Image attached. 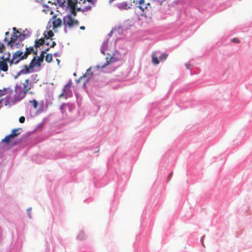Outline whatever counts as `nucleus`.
Listing matches in <instances>:
<instances>
[{
	"label": "nucleus",
	"mask_w": 252,
	"mask_h": 252,
	"mask_svg": "<svg viewBox=\"0 0 252 252\" xmlns=\"http://www.w3.org/2000/svg\"><path fill=\"white\" fill-rule=\"evenodd\" d=\"M19 122L21 123H24L25 121V118L24 116H21L19 119Z\"/></svg>",
	"instance_id": "a878e982"
},
{
	"label": "nucleus",
	"mask_w": 252,
	"mask_h": 252,
	"mask_svg": "<svg viewBox=\"0 0 252 252\" xmlns=\"http://www.w3.org/2000/svg\"><path fill=\"white\" fill-rule=\"evenodd\" d=\"M5 34H8V32H6V33H5Z\"/></svg>",
	"instance_id": "a19ab883"
},
{
	"label": "nucleus",
	"mask_w": 252,
	"mask_h": 252,
	"mask_svg": "<svg viewBox=\"0 0 252 252\" xmlns=\"http://www.w3.org/2000/svg\"><path fill=\"white\" fill-rule=\"evenodd\" d=\"M5 49L4 45L0 42V53H2Z\"/></svg>",
	"instance_id": "b1692460"
},
{
	"label": "nucleus",
	"mask_w": 252,
	"mask_h": 252,
	"mask_svg": "<svg viewBox=\"0 0 252 252\" xmlns=\"http://www.w3.org/2000/svg\"><path fill=\"white\" fill-rule=\"evenodd\" d=\"M72 13L74 16L76 15V12L75 11V9H74L73 10H72Z\"/></svg>",
	"instance_id": "2f4dec72"
},
{
	"label": "nucleus",
	"mask_w": 252,
	"mask_h": 252,
	"mask_svg": "<svg viewBox=\"0 0 252 252\" xmlns=\"http://www.w3.org/2000/svg\"><path fill=\"white\" fill-rule=\"evenodd\" d=\"M11 59H9L8 58H7L0 61V70L4 72L7 71L8 70V65L6 63V61H8V62L10 63L9 61Z\"/></svg>",
	"instance_id": "423d86ee"
},
{
	"label": "nucleus",
	"mask_w": 252,
	"mask_h": 252,
	"mask_svg": "<svg viewBox=\"0 0 252 252\" xmlns=\"http://www.w3.org/2000/svg\"><path fill=\"white\" fill-rule=\"evenodd\" d=\"M18 89H19V90L20 89V87L18 85H16L15 87V92L16 93H17Z\"/></svg>",
	"instance_id": "7c9ffc66"
},
{
	"label": "nucleus",
	"mask_w": 252,
	"mask_h": 252,
	"mask_svg": "<svg viewBox=\"0 0 252 252\" xmlns=\"http://www.w3.org/2000/svg\"><path fill=\"white\" fill-rule=\"evenodd\" d=\"M54 35V32L52 31H47L44 33V38L46 39L47 41Z\"/></svg>",
	"instance_id": "4468645a"
},
{
	"label": "nucleus",
	"mask_w": 252,
	"mask_h": 252,
	"mask_svg": "<svg viewBox=\"0 0 252 252\" xmlns=\"http://www.w3.org/2000/svg\"><path fill=\"white\" fill-rule=\"evenodd\" d=\"M13 138H12L11 135H8L6 136L2 140L1 142L3 143H8L10 140L13 139Z\"/></svg>",
	"instance_id": "f3484780"
},
{
	"label": "nucleus",
	"mask_w": 252,
	"mask_h": 252,
	"mask_svg": "<svg viewBox=\"0 0 252 252\" xmlns=\"http://www.w3.org/2000/svg\"><path fill=\"white\" fill-rule=\"evenodd\" d=\"M186 67H187V68L188 69H189V68H190V65H189V64H186Z\"/></svg>",
	"instance_id": "c9c22d12"
},
{
	"label": "nucleus",
	"mask_w": 252,
	"mask_h": 252,
	"mask_svg": "<svg viewBox=\"0 0 252 252\" xmlns=\"http://www.w3.org/2000/svg\"><path fill=\"white\" fill-rule=\"evenodd\" d=\"M49 48L46 49V50H45L44 51H42L41 52V54L40 56L39 57H42L44 59L45 54H46L47 51H49Z\"/></svg>",
	"instance_id": "5701e85b"
},
{
	"label": "nucleus",
	"mask_w": 252,
	"mask_h": 252,
	"mask_svg": "<svg viewBox=\"0 0 252 252\" xmlns=\"http://www.w3.org/2000/svg\"><path fill=\"white\" fill-rule=\"evenodd\" d=\"M37 62L38 63H39L40 64L43 61V58L42 57H36L35 59Z\"/></svg>",
	"instance_id": "393cba45"
},
{
	"label": "nucleus",
	"mask_w": 252,
	"mask_h": 252,
	"mask_svg": "<svg viewBox=\"0 0 252 252\" xmlns=\"http://www.w3.org/2000/svg\"><path fill=\"white\" fill-rule=\"evenodd\" d=\"M43 11L46 14H49L52 15L53 14V11L52 9L48 5H44L43 6Z\"/></svg>",
	"instance_id": "9d476101"
},
{
	"label": "nucleus",
	"mask_w": 252,
	"mask_h": 252,
	"mask_svg": "<svg viewBox=\"0 0 252 252\" xmlns=\"http://www.w3.org/2000/svg\"><path fill=\"white\" fill-rule=\"evenodd\" d=\"M58 1H59V0H57Z\"/></svg>",
	"instance_id": "37998d69"
},
{
	"label": "nucleus",
	"mask_w": 252,
	"mask_h": 252,
	"mask_svg": "<svg viewBox=\"0 0 252 252\" xmlns=\"http://www.w3.org/2000/svg\"><path fill=\"white\" fill-rule=\"evenodd\" d=\"M73 87V83L71 80L69 81L66 85L64 86V88L63 90L64 92H65L66 94H70L71 93V88Z\"/></svg>",
	"instance_id": "0eeeda50"
},
{
	"label": "nucleus",
	"mask_w": 252,
	"mask_h": 252,
	"mask_svg": "<svg viewBox=\"0 0 252 252\" xmlns=\"http://www.w3.org/2000/svg\"><path fill=\"white\" fill-rule=\"evenodd\" d=\"M86 1H87L91 3L92 5L94 4V3L93 2L92 0H83V4H85L86 3Z\"/></svg>",
	"instance_id": "c85d7f7f"
},
{
	"label": "nucleus",
	"mask_w": 252,
	"mask_h": 252,
	"mask_svg": "<svg viewBox=\"0 0 252 252\" xmlns=\"http://www.w3.org/2000/svg\"><path fill=\"white\" fill-rule=\"evenodd\" d=\"M152 63L155 64H158L159 63V60L157 57L155 56V53H154L152 56Z\"/></svg>",
	"instance_id": "6ab92c4d"
},
{
	"label": "nucleus",
	"mask_w": 252,
	"mask_h": 252,
	"mask_svg": "<svg viewBox=\"0 0 252 252\" xmlns=\"http://www.w3.org/2000/svg\"><path fill=\"white\" fill-rule=\"evenodd\" d=\"M56 43L55 41H52V44L50 45V47H54L56 45Z\"/></svg>",
	"instance_id": "c756f323"
},
{
	"label": "nucleus",
	"mask_w": 252,
	"mask_h": 252,
	"mask_svg": "<svg viewBox=\"0 0 252 252\" xmlns=\"http://www.w3.org/2000/svg\"><path fill=\"white\" fill-rule=\"evenodd\" d=\"M92 8V6L89 5V6H84L82 8L79 7L77 8V11H80L82 10L83 12L87 11L88 10H90Z\"/></svg>",
	"instance_id": "a211bd4d"
},
{
	"label": "nucleus",
	"mask_w": 252,
	"mask_h": 252,
	"mask_svg": "<svg viewBox=\"0 0 252 252\" xmlns=\"http://www.w3.org/2000/svg\"><path fill=\"white\" fill-rule=\"evenodd\" d=\"M108 58H106V64H105L103 65V67L105 66V65H107V64H108L109 63V62H110V61H108Z\"/></svg>",
	"instance_id": "473e14b6"
},
{
	"label": "nucleus",
	"mask_w": 252,
	"mask_h": 252,
	"mask_svg": "<svg viewBox=\"0 0 252 252\" xmlns=\"http://www.w3.org/2000/svg\"><path fill=\"white\" fill-rule=\"evenodd\" d=\"M80 29L81 30H84L85 29V27L84 26H81L80 27Z\"/></svg>",
	"instance_id": "f704fd0d"
},
{
	"label": "nucleus",
	"mask_w": 252,
	"mask_h": 252,
	"mask_svg": "<svg viewBox=\"0 0 252 252\" xmlns=\"http://www.w3.org/2000/svg\"><path fill=\"white\" fill-rule=\"evenodd\" d=\"M44 44H46V45L48 46L50 45V43L48 41H46L45 42L44 39L43 38H40L38 40H36L35 41L34 46H33L34 51H35L36 50H37V48L39 47L40 46L43 45Z\"/></svg>",
	"instance_id": "39448f33"
},
{
	"label": "nucleus",
	"mask_w": 252,
	"mask_h": 252,
	"mask_svg": "<svg viewBox=\"0 0 252 252\" xmlns=\"http://www.w3.org/2000/svg\"><path fill=\"white\" fill-rule=\"evenodd\" d=\"M33 69L30 67V64L28 65H25L22 69L21 70L20 72L22 74H27L31 72L30 70Z\"/></svg>",
	"instance_id": "f8f14e48"
},
{
	"label": "nucleus",
	"mask_w": 252,
	"mask_h": 252,
	"mask_svg": "<svg viewBox=\"0 0 252 252\" xmlns=\"http://www.w3.org/2000/svg\"><path fill=\"white\" fill-rule=\"evenodd\" d=\"M54 20L53 22V29H55L61 26L62 21L60 18H56V16H54Z\"/></svg>",
	"instance_id": "6e6552de"
},
{
	"label": "nucleus",
	"mask_w": 252,
	"mask_h": 252,
	"mask_svg": "<svg viewBox=\"0 0 252 252\" xmlns=\"http://www.w3.org/2000/svg\"><path fill=\"white\" fill-rule=\"evenodd\" d=\"M49 40L50 41H48V42H49V43H50V44H51V42H51V41H52V39H49Z\"/></svg>",
	"instance_id": "58836bf2"
},
{
	"label": "nucleus",
	"mask_w": 252,
	"mask_h": 252,
	"mask_svg": "<svg viewBox=\"0 0 252 252\" xmlns=\"http://www.w3.org/2000/svg\"><path fill=\"white\" fill-rule=\"evenodd\" d=\"M77 3V1H74L72 0H68V6L71 8L72 10L76 9Z\"/></svg>",
	"instance_id": "ddd939ff"
},
{
	"label": "nucleus",
	"mask_w": 252,
	"mask_h": 252,
	"mask_svg": "<svg viewBox=\"0 0 252 252\" xmlns=\"http://www.w3.org/2000/svg\"><path fill=\"white\" fill-rule=\"evenodd\" d=\"M1 100H0V103H1Z\"/></svg>",
	"instance_id": "79ce46f5"
},
{
	"label": "nucleus",
	"mask_w": 252,
	"mask_h": 252,
	"mask_svg": "<svg viewBox=\"0 0 252 252\" xmlns=\"http://www.w3.org/2000/svg\"><path fill=\"white\" fill-rule=\"evenodd\" d=\"M138 4V7L143 12H152L154 7V6L152 5V4L150 2L149 0H139Z\"/></svg>",
	"instance_id": "f03ea898"
},
{
	"label": "nucleus",
	"mask_w": 252,
	"mask_h": 252,
	"mask_svg": "<svg viewBox=\"0 0 252 252\" xmlns=\"http://www.w3.org/2000/svg\"><path fill=\"white\" fill-rule=\"evenodd\" d=\"M101 52L103 54H105V53H104V51H103V49H101Z\"/></svg>",
	"instance_id": "4c0bfd02"
},
{
	"label": "nucleus",
	"mask_w": 252,
	"mask_h": 252,
	"mask_svg": "<svg viewBox=\"0 0 252 252\" xmlns=\"http://www.w3.org/2000/svg\"><path fill=\"white\" fill-rule=\"evenodd\" d=\"M67 95V94H66V93L65 92H64L63 90L62 93L59 95V97H61L64 95L66 96Z\"/></svg>",
	"instance_id": "bb28decb"
},
{
	"label": "nucleus",
	"mask_w": 252,
	"mask_h": 252,
	"mask_svg": "<svg viewBox=\"0 0 252 252\" xmlns=\"http://www.w3.org/2000/svg\"><path fill=\"white\" fill-rule=\"evenodd\" d=\"M172 173H173V172H171V173L169 174V176H168V180H170V179L171 178V177H172Z\"/></svg>",
	"instance_id": "72a5a7b5"
},
{
	"label": "nucleus",
	"mask_w": 252,
	"mask_h": 252,
	"mask_svg": "<svg viewBox=\"0 0 252 252\" xmlns=\"http://www.w3.org/2000/svg\"><path fill=\"white\" fill-rule=\"evenodd\" d=\"M29 102L32 104L33 107L35 109H37L38 105V102L37 100L35 99H33L32 100H30Z\"/></svg>",
	"instance_id": "aec40b11"
},
{
	"label": "nucleus",
	"mask_w": 252,
	"mask_h": 252,
	"mask_svg": "<svg viewBox=\"0 0 252 252\" xmlns=\"http://www.w3.org/2000/svg\"><path fill=\"white\" fill-rule=\"evenodd\" d=\"M14 32L11 35L10 40L7 43V45L11 49H17V50L13 54L12 59L9 60L10 65L17 64L21 61L26 59L29 55L33 53L35 55L37 54V50L34 51L33 47H27L23 43L26 38V35L16 31V28H13Z\"/></svg>",
	"instance_id": "f257e3e1"
},
{
	"label": "nucleus",
	"mask_w": 252,
	"mask_h": 252,
	"mask_svg": "<svg viewBox=\"0 0 252 252\" xmlns=\"http://www.w3.org/2000/svg\"><path fill=\"white\" fill-rule=\"evenodd\" d=\"M11 89L8 88H4L2 90H0V97L11 93Z\"/></svg>",
	"instance_id": "2eb2a0df"
},
{
	"label": "nucleus",
	"mask_w": 252,
	"mask_h": 252,
	"mask_svg": "<svg viewBox=\"0 0 252 252\" xmlns=\"http://www.w3.org/2000/svg\"><path fill=\"white\" fill-rule=\"evenodd\" d=\"M21 130V128H20L13 129L11 131V132L10 134V135H11L12 138H14V137L18 136L21 133V132L20 131V130Z\"/></svg>",
	"instance_id": "1a4fd4ad"
},
{
	"label": "nucleus",
	"mask_w": 252,
	"mask_h": 252,
	"mask_svg": "<svg viewBox=\"0 0 252 252\" xmlns=\"http://www.w3.org/2000/svg\"><path fill=\"white\" fill-rule=\"evenodd\" d=\"M63 21L64 27H66L67 26L69 28H72L75 26H78L79 24V21L73 18L70 15L64 16Z\"/></svg>",
	"instance_id": "7ed1b4c3"
},
{
	"label": "nucleus",
	"mask_w": 252,
	"mask_h": 252,
	"mask_svg": "<svg viewBox=\"0 0 252 252\" xmlns=\"http://www.w3.org/2000/svg\"><path fill=\"white\" fill-rule=\"evenodd\" d=\"M232 41L233 42H235V43H239V42H240L238 38H233V39L232 40Z\"/></svg>",
	"instance_id": "cd10ccee"
},
{
	"label": "nucleus",
	"mask_w": 252,
	"mask_h": 252,
	"mask_svg": "<svg viewBox=\"0 0 252 252\" xmlns=\"http://www.w3.org/2000/svg\"><path fill=\"white\" fill-rule=\"evenodd\" d=\"M78 3L79 4H81V3L83 4V0H79V1H78Z\"/></svg>",
	"instance_id": "e433bc0d"
},
{
	"label": "nucleus",
	"mask_w": 252,
	"mask_h": 252,
	"mask_svg": "<svg viewBox=\"0 0 252 252\" xmlns=\"http://www.w3.org/2000/svg\"><path fill=\"white\" fill-rule=\"evenodd\" d=\"M168 57V54L166 53L162 54L160 56H159V59L161 61H163L165 60Z\"/></svg>",
	"instance_id": "4be33fe9"
},
{
	"label": "nucleus",
	"mask_w": 252,
	"mask_h": 252,
	"mask_svg": "<svg viewBox=\"0 0 252 252\" xmlns=\"http://www.w3.org/2000/svg\"><path fill=\"white\" fill-rule=\"evenodd\" d=\"M64 105V104H63L61 106V109H63V105Z\"/></svg>",
	"instance_id": "ea45409f"
},
{
	"label": "nucleus",
	"mask_w": 252,
	"mask_h": 252,
	"mask_svg": "<svg viewBox=\"0 0 252 252\" xmlns=\"http://www.w3.org/2000/svg\"><path fill=\"white\" fill-rule=\"evenodd\" d=\"M53 56L52 54H47L45 57V61L48 63L52 62Z\"/></svg>",
	"instance_id": "412c9836"
},
{
	"label": "nucleus",
	"mask_w": 252,
	"mask_h": 252,
	"mask_svg": "<svg viewBox=\"0 0 252 252\" xmlns=\"http://www.w3.org/2000/svg\"><path fill=\"white\" fill-rule=\"evenodd\" d=\"M23 84V90L22 91V97H24L28 93L29 91L33 87V84L31 81L29 79H27L25 80V82Z\"/></svg>",
	"instance_id": "20e7f679"
},
{
	"label": "nucleus",
	"mask_w": 252,
	"mask_h": 252,
	"mask_svg": "<svg viewBox=\"0 0 252 252\" xmlns=\"http://www.w3.org/2000/svg\"><path fill=\"white\" fill-rule=\"evenodd\" d=\"M93 73L91 71V68H89L87 70L85 74L81 76L77 81V82H79L81 79H82L83 78L86 77L88 75L92 76Z\"/></svg>",
	"instance_id": "dca6fc26"
},
{
	"label": "nucleus",
	"mask_w": 252,
	"mask_h": 252,
	"mask_svg": "<svg viewBox=\"0 0 252 252\" xmlns=\"http://www.w3.org/2000/svg\"><path fill=\"white\" fill-rule=\"evenodd\" d=\"M36 56L34 57L30 63V67L33 68L35 66H40L39 63H38V62L35 60Z\"/></svg>",
	"instance_id": "9b49d317"
}]
</instances>
